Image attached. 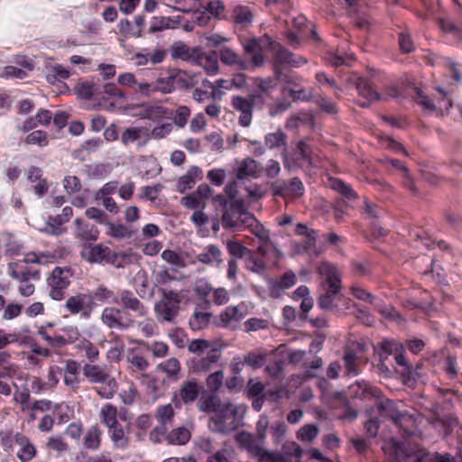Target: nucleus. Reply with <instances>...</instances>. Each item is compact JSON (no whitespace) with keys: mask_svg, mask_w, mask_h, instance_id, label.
I'll use <instances>...</instances> for the list:
<instances>
[{"mask_svg":"<svg viewBox=\"0 0 462 462\" xmlns=\"http://www.w3.org/2000/svg\"><path fill=\"white\" fill-rule=\"evenodd\" d=\"M375 351L379 356L377 367L380 374L391 377L393 371L400 373L405 383L415 382L420 377V365L414 368L405 357L404 346L393 339H383L378 343Z\"/></svg>","mask_w":462,"mask_h":462,"instance_id":"obj_1","label":"nucleus"},{"mask_svg":"<svg viewBox=\"0 0 462 462\" xmlns=\"http://www.w3.org/2000/svg\"><path fill=\"white\" fill-rule=\"evenodd\" d=\"M318 271L323 280L320 282L321 293L317 299V304L323 310L337 311L338 302L343 299L340 272L327 262L321 263Z\"/></svg>","mask_w":462,"mask_h":462,"instance_id":"obj_2","label":"nucleus"},{"mask_svg":"<svg viewBox=\"0 0 462 462\" xmlns=\"http://www.w3.org/2000/svg\"><path fill=\"white\" fill-rule=\"evenodd\" d=\"M80 254L89 263L110 264L117 269L131 264L134 258L132 254L114 252L102 244L85 245Z\"/></svg>","mask_w":462,"mask_h":462,"instance_id":"obj_3","label":"nucleus"},{"mask_svg":"<svg viewBox=\"0 0 462 462\" xmlns=\"http://www.w3.org/2000/svg\"><path fill=\"white\" fill-rule=\"evenodd\" d=\"M73 274V270L69 266H56L50 273L46 278V289L52 300L61 301L65 299Z\"/></svg>","mask_w":462,"mask_h":462,"instance_id":"obj_4","label":"nucleus"},{"mask_svg":"<svg viewBox=\"0 0 462 462\" xmlns=\"http://www.w3.org/2000/svg\"><path fill=\"white\" fill-rule=\"evenodd\" d=\"M376 406L383 417L392 420L404 433L411 434L410 428L413 426L415 421L411 414L406 411H400L395 402L384 398L383 395L377 400Z\"/></svg>","mask_w":462,"mask_h":462,"instance_id":"obj_5","label":"nucleus"},{"mask_svg":"<svg viewBox=\"0 0 462 462\" xmlns=\"http://www.w3.org/2000/svg\"><path fill=\"white\" fill-rule=\"evenodd\" d=\"M97 308L92 302L90 294L77 292L69 296L63 305V310L70 316H78L82 320H89Z\"/></svg>","mask_w":462,"mask_h":462,"instance_id":"obj_6","label":"nucleus"},{"mask_svg":"<svg viewBox=\"0 0 462 462\" xmlns=\"http://www.w3.org/2000/svg\"><path fill=\"white\" fill-rule=\"evenodd\" d=\"M181 295L173 290H163L162 298L155 303L154 311L160 320L163 322H172L180 311Z\"/></svg>","mask_w":462,"mask_h":462,"instance_id":"obj_7","label":"nucleus"},{"mask_svg":"<svg viewBox=\"0 0 462 462\" xmlns=\"http://www.w3.org/2000/svg\"><path fill=\"white\" fill-rule=\"evenodd\" d=\"M100 320L109 329L125 331L134 325V319L130 313L115 306H106L103 309Z\"/></svg>","mask_w":462,"mask_h":462,"instance_id":"obj_8","label":"nucleus"},{"mask_svg":"<svg viewBox=\"0 0 462 462\" xmlns=\"http://www.w3.org/2000/svg\"><path fill=\"white\" fill-rule=\"evenodd\" d=\"M203 390L202 384L196 378L185 380L179 390L171 397V402L175 408L180 409L182 405L189 406L194 403Z\"/></svg>","mask_w":462,"mask_h":462,"instance_id":"obj_9","label":"nucleus"},{"mask_svg":"<svg viewBox=\"0 0 462 462\" xmlns=\"http://www.w3.org/2000/svg\"><path fill=\"white\" fill-rule=\"evenodd\" d=\"M8 276L17 282V291L20 296L27 298L34 294L36 287L34 282L41 280L42 275L27 270L14 269L7 266Z\"/></svg>","mask_w":462,"mask_h":462,"instance_id":"obj_10","label":"nucleus"},{"mask_svg":"<svg viewBox=\"0 0 462 462\" xmlns=\"http://www.w3.org/2000/svg\"><path fill=\"white\" fill-rule=\"evenodd\" d=\"M272 44L273 41L268 35L249 39L244 44L245 51L246 53L252 54V60L249 61L250 68H260L264 64L265 58L263 54V51Z\"/></svg>","mask_w":462,"mask_h":462,"instance_id":"obj_11","label":"nucleus"},{"mask_svg":"<svg viewBox=\"0 0 462 462\" xmlns=\"http://www.w3.org/2000/svg\"><path fill=\"white\" fill-rule=\"evenodd\" d=\"M254 89L249 94L254 102L257 109H263L266 105L267 99L272 97V93L277 88V82L271 77L254 79Z\"/></svg>","mask_w":462,"mask_h":462,"instance_id":"obj_12","label":"nucleus"},{"mask_svg":"<svg viewBox=\"0 0 462 462\" xmlns=\"http://www.w3.org/2000/svg\"><path fill=\"white\" fill-rule=\"evenodd\" d=\"M117 301L124 312H133L136 317L143 318L148 314V308L130 290H121L117 293Z\"/></svg>","mask_w":462,"mask_h":462,"instance_id":"obj_13","label":"nucleus"},{"mask_svg":"<svg viewBox=\"0 0 462 462\" xmlns=\"http://www.w3.org/2000/svg\"><path fill=\"white\" fill-rule=\"evenodd\" d=\"M231 105L234 110L239 113L238 123L243 127H248L253 120L254 108H257L256 102L248 95L246 97L242 96H233Z\"/></svg>","mask_w":462,"mask_h":462,"instance_id":"obj_14","label":"nucleus"},{"mask_svg":"<svg viewBox=\"0 0 462 462\" xmlns=\"http://www.w3.org/2000/svg\"><path fill=\"white\" fill-rule=\"evenodd\" d=\"M48 258L53 259L54 257L43 252H28L24 254L23 259L10 262L7 264V266L9 268H17L18 270L21 269L23 271L24 269L42 275L41 270L38 267L34 266V264H43L47 262Z\"/></svg>","mask_w":462,"mask_h":462,"instance_id":"obj_15","label":"nucleus"},{"mask_svg":"<svg viewBox=\"0 0 462 462\" xmlns=\"http://www.w3.org/2000/svg\"><path fill=\"white\" fill-rule=\"evenodd\" d=\"M120 140L125 146L135 144L138 148H143L151 140L150 130L143 126L127 127L122 132Z\"/></svg>","mask_w":462,"mask_h":462,"instance_id":"obj_16","label":"nucleus"},{"mask_svg":"<svg viewBox=\"0 0 462 462\" xmlns=\"http://www.w3.org/2000/svg\"><path fill=\"white\" fill-rule=\"evenodd\" d=\"M248 314V307L245 301H241L237 305H230L226 307L219 314L221 326L224 328L235 327Z\"/></svg>","mask_w":462,"mask_h":462,"instance_id":"obj_17","label":"nucleus"},{"mask_svg":"<svg viewBox=\"0 0 462 462\" xmlns=\"http://www.w3.org/2000/svg\"><path fill=\"white\" fill-rule=\"evenodd\" d=\"M252 216L249 211L226 210L222 213L221 223L224 228L232 229L236 232L245 230V221Z\"/></svg>","mask_w":462,"mask_h":462,"instance_id":"obj_18","label":"nucleus"},{"mask_svg":"<svg viewBox=\"0 0 462 462\" xmlns=\"http://www.w3.org/2000/svg\"><path fill=\"white\" fill-rule=\"evenodd\" d=\"M80 365L74 359H67L62 369L63 383L73 393H78L82 379L80 378Z\"/></svg>","mask_w":462,"mask_h":462,"instance_id":"obj_19","label":"nucleus"},{"mask_svg":"<svg viewBox=\"0 0 462 462\" xmlns=\"http://www.w3.org/2000/svg\"><path fill=\"white\" fill-rule=\"evenodd\" d=\"M221 357V351L210 348L206 355L197 356L191 359V369L195 373H207Z\"/></svg>","mask_w":462,"mask_h":462,"instance_id":"obj_20","label":"nucleus"},{"mask_svg":"<svg viewBox=\"0 0 462 462\" xmlns=\"http://www.w3.org/2000/svg\"><path fill=\"white\" fill-rule=\"evenodd\" d=\"M349 393L353 398L360 400H372L376 401L383 396L382 391L374 385H371L365 381H356L349 386Z\"/></svg>","mask_w":462,"mask_h":462,"instance_id":"obj_21","label":"nucleus"},{"mask_svg":"<svg viewBox=\"0 0 462 462\" xmlns=\"http://www.w3.org/2000/svg\"><path fill=\"white\" fill-rule=\"evenodd\" d=\"M93 384L96 393L106 400L112 399L118 391V383L108 371Z\"/></svg>","mask_w":462,"mask_h":462,"instance_id":"obj_22","label":"nucleus"},{"mask_svg":"<svg viewBox=\"0 0 462 462\" xmlns=\"http://www.w3.org/2000/svg\"><path fill=\"white\" fill-rule=\"evenodd\" d=\"M263 174L261 164L251 157H246L237 163L236 176L238 180L246 178L258 179Z\"/></svg>","mask_w":462,"mask_h":462,"instance_id":"obj_23","label":"nucleus"},{"mask_svg":"<svg viewBox=\"0 0 462 462\" xmlns=\"http://www.w3.org/2000/svg\"><path fill=\"white\" fill-rule=\"evenodd\" d=\"M14 441L18 446L16 456L21 462H30L37 455V449L29 438L17 432L14 436Z\"/></svg>","mask_w":462,"mask_h":462,"instance_id":"obj_24","label":"nucleus"},{"mask_svg":"<svg viewBox=\"0 0 462 462\" xmlns=\"http://www.w3.org/2000/svg\"><path fill=\"white\" fill-rule=\"evenodd\" d=\"M236 440L241 448L245 449L252 457H261L264 448H263V440L255 438L251 433L243 431L236 437Z\"/></svg>","mask_w":462,"mask_h":462,"instance_id":"obj_25","label":"nucleus"},{"mask_svg":"<svg viewBox=\"0 0 462 462\" xmlns=\"http://www.w3.org/2000/svg\"><path fill=\"white\" fill-rule=\"evenodd\" d=\"M350 291L352 295L357 300L374 305L375 308L385 317H393V313L394 312V310L393 308L383 309L381 300H379L376 297H374L372 293H370L361 286L354 284L351 286Z\"/></svg>","mask_w":462,"mask_h":462,"instance_id":"obj_26","label":"nucleus"},{"mask_svg":"<svg viewBox=\"0 0 462 462\" xmlns=\"http://www.w3.org/2000/svg\"><path fill=\"white\" fill-rule=\"evenodd\" d=\"M217 57L225 65L234 66L239 70L250 69V63L247 60L243 59L236 51L230 47L224 46L219 49Z\"/></svg>","mask_w":462,"mask_h":462,"instance_id":"obj_27","label":"nucleus"},{"mask_svg":"<svg viewBox=\"0 0 462 462\" xmlns=\"http://www.w3.org/2000/svg\"><path fill=\"white\" fill-rule=\"evenodd\" d=\"M75 230L74 236L76 238L91 242L96 241L98 237V229L96 226L91 225L80 217L74 220Z\"/></svg>","mask_w":462,"mask_h":462,"instance_id":"obj_28","label":"nucleus"},{"mask_svg":"<svg viewBox=\"0 0 462 462\" xmlns=\"http://www.w3.org/2000/svg\"><path fill=\"white\" fill-rule=\"evenodd\" d=\"M217 58L216 51L206 53L199 48L198 54L195 56L193 64L202 67L208 75H215L219 69Z\"/></svg>","mask_w":462,"mask_h":462,"instance_id":"obj_29","label":"nucleus"},{"mask_svg":"<svg viewBox=\"0 0 462 462\" xmlns=\"http://www.w3.org/2000/svg\"><path fill=\"white\" fill-rule=\"evenodd\" d=\"M106 428L110 440L116 448L124 450L129 447L130 438L125 431L119 420L112 424V426H108Z\"/></svg>","mask_w":462,"mask_h":462,"instance_id":"obj_30","label":"nucleus"},{"mask_svg":"<svg viewBox=\"0 0 462 462\" xmlns=\"http://www.w3.org/2000/svg\"><path fill=\"white\" fill-rule=\"evenodd\" d=\"M197 260L204 264L220 267L223 264L222 252L218 246L208 245L197 254Z\"/></svg>","mask_w":462,"mask_h":462,"instance_id":"obj_31","label":"nucleus"},{"mask_svg":"<svg viewBox=\"0 0 462 462\" xmlns=\"http://www.w3.org/2000/svg\"><path fill=\"white\" fill-rule=\"evenodd\" d=\"M125 361L131 373H144L150 366L148 360L135 349L127 351Z\"/></svg>","mask_w":462,"mask_h":462,"instance_id":"obj_32","label":"nucleus"},{"mask_svg":"<svg viewBox=\"0 0 462 462\" xmlns=\"http://www.w3.org/2000/svg\"><path fill=\"white\" fill-rule=\"evenodd\" d=\"M89 294L92 302L96 303L97 307L105 303H115V301H117L116 294L114 290L104 283L98 284Z\"/></svg>","mask_w":462,"mask_h":462,"instance_id":"obj_33","label":"nucleus"},{"mask_svg":"<svg viewBox=\"0 0 462 462\" xmlns=\"http://www.w3.org/2000/svg\"><path fill=\"white\" fill-rule=\"evenodd\" d=\"M202 178V171L198 166H191L186 174L180 177L177 181V190L183 193L187 189H190L196 183V179L200 180Z\"/></svg>","mask_w":462,"mask_h":462,"instance_id":"obj_34","label":"nucleus"},{"mask_svg":"<svg viewBox=\"0 0 462 462\" xmlns=\"http://www.w3.org/2000/svg\"><path fill=\"white\" fill-rule=\"evenodd\" d=\"M199 50V47L189 48L184 42H177L171 46V54L174 59H181L182 60L193 63Z\"/></svg>","mask_w":462,"mask_h":462,"instance_id":"obj_35","label":"nucleus"},{"mask_svg":"<svg viewBox=\"0 0 462 462\" xmlns=\"http://www.w3.org/2000/svg\"><path fill=\"white\" fill-rule=\"evenodd\" d=\"M356 89L359 96L366 99L361 104L362 106H367L371 102L379 99V93L374 89L372 83L365 78H359L356 81Z\"/></svg>","mask_w":462,"mask_h":462,"instance_id":"obj_36","label":"nucleus"},{"mask_svg":"<svg viewBox=\"0 0 462 462\" xmlns=\"http://www.w3.org/2000/svg\"><path fill=\"white\" fill-rule=\"evenodd\" d=\"M172 79L175 88L189 89L193 88L199 82V78L196 73L188 72L185 70H177L172 73Z\"/></svg>","mask_w":462,"mask_h":462,"instance_id":"obj_37","label":"nucleus"},{"mask_svg":"<svg viewBox=\"0 0 462 462\" xmlns=\"http://www.w3.org/2000/svg\"><path fill=\"white\" fill-rule=\"evenodd\" d=\"M207 462H241L237 458V454L234 447L227 442H225L222 448L209 456Z\"/></svg>","mask_w":462,"mask_h":462,"instance_id":"obj_38","label":"nucleus"},{"mask_svg":"<svg viewBox=\"0 0 462 462\" xmlns=\"http://www.w3.org/2000/svg\"><path fill=\"white\" fill-rule=\"evenodd\" d=\"M46 70V80L51 85L62 83L70 76L69 70L60 64L48 65Z\"/></svg>","mask_w":462,"mask_h":462,"instance_id":"obj_39","label":"nucleus"},{"mask_svg":"<svg viewBox=\"0 0 462 462\" xmlns=\"http://www.w3.org/2000/svg\"><path fill=\"white\" fill-rule=\"evenodd\" d=\"M102 430L97 425L88 428L83 437V446L87 449L97 450L101 445Z\"/></svg>","mask_w":462,"mask_h":462,"instance_id":"obj_40","label":"nucleus"},{"mask_svg":"<svg viewBox=\"0 0 462 462\" xmlns=\"http://www.w3.org/2000/svg\"><path fill=\"white\" fill-rule=\"evenodd\" d=\"M211 316V313L202 310L201 307H196L189 320L190 328L194 331L204 329L208 326Z\"/></svg>","mask_w":462,"mask_h":462,"instance_id":"obj_41","label":"nucleus"},{"mask_svg":"<svg viewBox=\"0 0 462 462\" xmlns=\"http://www.w3.org/2000/svg\"><path fill=\"white\" fill-rule=\"evenodd\" d=\"M245 221V230H249L254 234L259 240V242H270V230L265 228L262 223H260L256 217L252 214Z\"/></svg>","mask_w":462,"mask_h":462,"instance_id":"obj_42","label":"nucleus"},{"mask_svg":"<svg viewBox=\"0 0 462 462\" xmlns=\"http://www.w3.org/2000/svg\"><path fill=\"white\" fill-rule=\"evenodd\" d=\"M157 370L164 373L170 379L177 381L180 378V363L177 358L171 357L161 362L157 365Z\"/></svg>","mask_w":462,"mask_h":462,"instance_id":"obj_43","label":"nucleus"},{"mask_svg":"<svg viewBox=\"0 0 462 462\" xmlns=\"http://www.w3.org/2000/svg\"><path fill=\"white\" fill-rule=\"evenodd\" d=\"M214 393H212L211 394L202 396L199 400L197 407L199 411L212 413L219 411L221 406V401L220 398Z\"/></svg>","mask_w":462,"mask_h":462,"instance_id":"obj_44","label":"nucleus"},{"mask_svg":"<svg viewBox=\"0 0 462 462\" xmlns=\"http://www.w3.org/2000/svg\"><path fill=\"white\" fill-rule=\"evenodd\" d=\"M191 437V430L186 426H180L169 432L168 444L170 445H185Z\"/></svg>","mask_w":462,"mask_h":462,"instance_id":"obj_45","label":"nucleus"},{"mask_svg":"<svg viewBox=\"0 0 462 462\" xmlns=\"http://www.w3.org/2000/svg\"><path fill=\"white\" fill-rule=\"evenodd\" d=\"M172 402L159 405L154 412V417L158 422L171 426L175 417V411Z\"/></svg>","mask_w":462,"mask_h":462,"instance_id":"obj_46","label":"nucleus"},{"mask_svg":"<svg viewBox=\"0 0 462 462\" xmlns=\"http://www.w3.org/2000/svg\"><path fill=\"white\" fill-rule=\"evenodd\" d=\"M346 374L348 376H356L359 374L358 356L355 350L346 349L343 357Z\"/></svg>","mask_w":462,"mask_h":462,"instance_id":"obj_47","label":"nucleus"},{"mask_svg":"<svg viewBox=\"0 0 462 462\" xmlns=\"http://www.w3.org/2000/svg\"><path fill=\"white\" fill-rule=\"evenodd\" d=\"M246 268L257 274H263L268 267V262L262 257L258 256L255 252L250 251V255L245 261Z\"/></svg>","mask_w":462,"mask_h":462,"instance_id":"obj_48","label":"nucleus"},{"mask_svg":"<svg viewBox=\"0 0 462 462\" xmlns=\"http://www.w3.org/2000/svg\"><path fill=\"white\" fill-rule=\"evenodd\" d=\"M83 375L88 379L90 383H96L100 377L107 372L105 366L86 363L82 367Z\"/></svg>","mask_w":462,"mask_h":462,"instance_id":"obj_49","label":"nucleus"},{"mask_svg":"<svg viewBox=\"0 0 462 462\" xmlns=\"http://www.w3.org/2000/svg\"><path fill=\"white\" fill-rule=\"evenodd\" d=\"M162 5L182 13H190L197 5V0H159Z\"/></svg>","mask_w":462,"mask_h":462,"instance_id":"obj_50","label":"nucleus"},{"mask_svg":"<svg viewBox=\"0 0 462 462\" xmlns=\"http://www.w3.org/2000/svg\"><path fill=\"white\" fill-rule=\"evenodd\" d=\"M331 188L337 192L340 193L344 198L347 199H357L356 192L352 189V187L346 182H344L340 179L332 178L329 180Z\"/></svg>","mask_w":462,"mask_h":462,"instance_id":"obj_51","label":"nucleus"},{"mask_svg":"<svg viewBox=\"0 0 462 462\" xmlns=\"http://www.w3.org/2000/svg\"><path fill=\"white\" fill-rule=\"evenodd\" d=\"M287 135L282 130L278 129L273 133H269L264 136V143L269 149L281 148L286 144Z\"/></svg>","mask_w":462,"mask_h":462,"instance_id":"obj_52","label":"nucleus"},{"mask_svg":"<svg viewBox=\"0 0 462 462\" xmlns=\"http://www.w3.org/2000/svg\"><path fill=\"white\" fill-rule=\"evenodd\" d=\"M77 349L84 353L89 363H95L99 358V351L97 347L89 340L83 339L79 341Z\"/></svg>","mask_w":462,"mask_h":462,"instance_id":"obj_53","label":"nucleus"},{"mask_svg":"<svg viewBox=\"0 0 462 462\" xmlns=\"http://www.w3.org/2000/svg\"><path fill=\"white\" fill-rule=\"evenodd\" d=\"M106 234L110 237L116 239L130 238L133 236V231L123 224H116L109 222L106 224Z\"/></svg>","mask_w":462,"mask_h":462,"instance_id":"obj_54","label":"nucleus"},{"mask_svg":"<svg viewBox=\"0 0 462 462\" xmlns=\"http://www.w3.org/2000/svg\"><path fill=\"white\" fill-rule=\"evenodd\" d=\"M38 335L51 346L54 348H60L67 346L65 336L54 335L51 336L46 331V327H40L38 329Z\"/></svg>","mask_w":462,"mask_h":462,"instance_id":"obj_55","label":"nucleus"},{"mask_svg":"<svg viewBox=\"0 0 462 462\" xmlns=\"http://www.w3.org/2000/svg\"><path fill=\"white\" fill-rule=\"evenodd\" d=\"M100 419L106 427L112 426L118 421L117 408L111 403H106L100 410Z\"/></svg>","mask_w":462,"mask_h":462,"instance_id":"obj_56","label":"nucleus"},{"mask_svg":"<svg viewBox=\"0 0 462 462\" xmlns=\"http://www.w3.org/2000/svg\"><path fill=\"white\" fill-rule=\"evenodd\" d=\"M0 372L8 378H12L17 372V365L12 362V356L6 351L0 352Z\"/></svg>","mask_w":462,"mask_h":462,"instance_id":"obj_57","label":"nucleus"},{"mask_svg":"<svg viewBox=\"0 0 462 462\" xmlns=\"http://www.w3.org/2000/svg\"><path fill=\"white\" fill-rule=\"evenodd\" d=\"M256 253H258L260 254L259 256L267 262L269 256L273 254L275 255V260L273 264H276L277 260L282 256V252L273 244H272L271 241L260 242Z\"/></svg>","mask_w":462,"mask_h":462,"instance_id":"obj_58","label":"nucleus"},{"mask_svg":"<svg viewBox=\"0 0 462 462\" xmlns=\"http://www.w3.org/2000/svg\"><path fill=\"white\" fill-rule=\"evenodd\" d=\"M117 29L119 33L125 38H141L143 36V33H140V30H135L134 24L126 18L121 19L118 22Z\"/></svg>","mask_w":462,"mask_h":462,"instance_id":"obj_59","label":"nucleus"},{"mask_svg":"<svg viewBox=\"0 0 462 462\" xmlns=\"http://www.w3.org/2000/svg\"><path fill=\"white\" fill-rule=\"evenodd\" d=\"M26 144L38 145L39 147H45L49 143L47 133L42 130H35L26 135L24 139Z\"/></svg>","mask_w":462,"mask_h":462,"instance_id":"obj_60","label":"nucleus"},{"mask_svg":"<svg viewBox=\"0 0 462 462\" xmlns=\"http://www.w3.org/2000/svg\"><path fill=\"white\" fill-rule=\"evenodd\" d=\"M169 427V425L158 422V424L151 430L149 439L154 444L161 443L163 439L168 442V435L170 432Z\"/></svg>","mask_w":462,"mask_h":462,"instance_id":"obj_61","label":"nucleus"},{"mask_svg":"<svg viewBox=\"0 0 462 462\" xmlns=\"http://www.w3.org/2000/svg\"><path fill=\"white\" fill-rule=\"evenodd\" d=\"M169 427V425L158 422V424L151 430L149 439L154 444L161 443L163 439L168 442V435L170 432Z\"/></svg>","mask_w":462,"mask_h":462,"instance_id":"obj_62","label":"nucleus"},{"mask_svg":"<svg viewBox=\"0 0 462 462\" xmlns=\"http://www.w3.org/2000/svg\"><path fill=\"white\" fill-rule=\"evenodd\" d=\"M253 18L254 14L247 7L236 6L233 11V20L238 24H249Z\"/></svg>","mask_w":462,"mask_h":462,"instance_id":"obj_63","label":"nucleus"},{"mask_svg":"<svg viewBox=\"0 0 462 462\" xmlns=\"http://www.w3.org/2000/svg\"><path fill=\"white\" fill-rule=\"evenodd\" d=\"M414 462H452V460L449 455L423 452L416 455Z\"/></svg>","mask_w":462,"mask_h":462,"instance_id":"obj_64","label":"nucleus"}]
</instances>
